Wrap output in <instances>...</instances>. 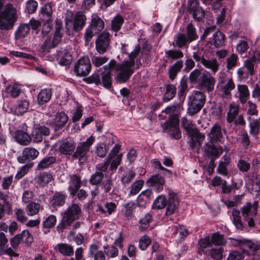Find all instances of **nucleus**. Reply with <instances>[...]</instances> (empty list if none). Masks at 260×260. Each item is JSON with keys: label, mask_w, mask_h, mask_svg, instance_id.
Listing matches in <instances>:
<instances>
[{"label": "nucleus", "mask_w": 260, "mask_h": 260, "mask_svg": "<svg viewBox=\"0 0 260 260\" xmlns=\"http://www.w3.org/2000/svg\"><path fill=\"white\" fill-rule=\"evenodd\" d=\"M86 16L81 11L76 13L75 16L72 11H68L65 18V26L68 34L71 28L78 32L82 29L86 24Z\"/></svg>", "instance_id": "5"}, {"label": "nucleus", "mask_w": 260, "mask_h": 260, "mask_svg": "<svg viewBox=\"0 0 260 260\" xmlns=\"http://www.w3.org/2000/svg\"><path fill=\"white\" fill-rule=\"evenodd\" d=\"M239 106L236 104H231L229 105V111L227 113L226 121L229 123H232L234 117L239 115Z\"/></svg>", "instance_id": "40"}, {"label": "nucleus", "mask_w": 260, "mask_h": 260, "mask_svg": "<svg viewBox=\"0 0 260 260\" xmlns=\"http://www.w3.org/2000/svg\"><path fill=\"white\" fill-rule=\"evenodd\" d=\"M214 142L210 141V142L206 144L204 147V151L206 155L208 156H219L222 152V148H216L214 145Z\"/></svg>", "instance_id": "28"}, {"label": "nucleus", "mask_w": 260, "mask_h": 260, "mask_svg": "<svg viewBox=\"0 0 260 260\" xmlns=\"http://www.w3.org/2000/svg\"><path fill=\"white\" fill-rule=\"evenodd\" d=\"M187 10L197 22L203 21L205 15V12L200 6L198 0H188Z\"/></svg>", "instance_id": "12"}, {"label": "nucleus", "mask_w": 260, "mask_h": 260, "mask_svg": "<svg viewBox=\"0 0 260 260\" xmlns=\"http://www.w3.org/2000/svg\"><path fill=\"white\" fill-rule=\"evenodd\" d=\"M169 197L168 199L166 213L167 215L173 214L177 209L179 203L178 197L176 194L174 192H171V191H169Z\"/></svg>", "instance_id": "21"}, {"label": "nucleus", "mask_w": 260, "mask_h": 260, "mask_svg": "<svg viewBox=\"0 0 260 260\" xmlns=\"http://www.w3.org/2000/svg\"><path fill=\"white\" fill-rule=\"evenodd\" d=\"M211 242L216 245H223L225 244L226 241L223 235L218 233H215L211 237Z\"/></svg>", "instance_id": "59"}, {"label": "nucleus", "mask_w": 260, "mask_h": 260, "mask_svg": "<svg viewBox=\"0 0 260 260\" xmlns=\"http://www.w3.org/2000/svg\"><path fill=\"white\" fill-rule=\"evenodd\" d=\"M38 7V3L35 0H28L26 3L25 11L29 14L36 12Z\"/></svg>", "instance_id": "58"}, {"label": "nucleus", "mask_w": 260, "mask_h": 260, "mask_svg": "<svg viewBox=\"0 0 260 260\" xmlns=\"http://www.w3.org/2000/svg\"><path fill=\"white\" fill-rule=\"evenodd\" d=\"M18 19L17 10L12 4L4 6L0 1V30H9L12 29Z\"/></svg>", "instance_id": "3"}, {"label": "nucleus", "mask_w": 260, "mask_h": 260, "mask_svg": "<svg viewBox=\"0 0 260 260\" xmlns=\"http://www.w3.org/2000/svg\"><path fill=\"white\" fill-rule=\"evenodd\" d=\"M187 88V78L184 77L180 80V84L178 86L179 91L178 92V95L179 96L180 102L183 103L184 102L186 95L185 92Z\"/></svg>", "instance_id": "38"}, {"label": "nucleus", "mask_w": 260, "mask_h": 260, "mask_svg": "<svg viewBox=\"0 0 260 260\" xmlns=\"http://www.w3.org/2000/svg\"><path fill=\"white\" fill-rule=\"evenodd\" d=\"M166 57L168 59L176 60L183 57V53L179 49H170L165 51Z\"/></svg>", "instance_id": "46"}, {"label": "nucleus", "mask_w": 260, "mask_h": 260, "mask_svg": "<svg viewBox=\"0 0 260 260\" xmlns=\"http://www.w3.org/2000/svg\"><path fill=\"white\" fill-rule=\"evenodd\" d=\"M56 248L64 256H70L74 254L73 247L67 243H59L56 245Z\"/></svg>", "instance_id": "37"}, {"label": "nucleus", "mask_w": 260, "mask_h": 260, "mask_svg": "<svg viewBox=\"0 0 260 260\" xmlns=\"http://www.w3.org/2000/svg\"><path fill=\"white\" fill-rule=\"evenodd\" d=\"M198 38L196 28L192 23H189L186 25L185 33H179L176 35L175 45L179 48H182Z\"/></svg>", "instance_id": "7"}, {"label": "nucleus", "mask_w": 260, "mask_h": 260, "mask_svg": "<svg viewBox=\"0 0 260 260\" xmlns=\"http://www.w3.org/2000/svg\"><path fill=\"white\" fill-rule=\"evenodd\" d=\"M162 128L164 132L167 133L170 137L175 140H179L181 138V133L179 127V117L176 115H171L168 120L166 121Z\"/></svg>", "instance_id": "9"}, {"label": "nucleus", "mask_w": 260, "mask_h": 260, "mask_svg": "<svg viewBox=\"0 0 260 260\" xmlns=\"http://www.w3.org/2000/svg\"><path fill=\"white\" fill-rule=\"evenodd\" d=\"M68 121V117L64 112L57 113L54 121L55 131L60 132L63 131V127Z\"/></svg>", "instance_id": "22"}, {"label": "nucleus", "mask_w": 260, "mask_h": 260, "mask_svg": "<svg viewBox=\"0 0 260 260\" xmlns=\"http://www.w3.org/2000/svg\"><path fill=\"white\" fill-rule=\"evenodd\" d=\"M230 240L231 245L239 247L244 253L249 255H255L260 253V242H252L243 238H230Z\"/></svg>", "instance_id": "6"}, {"label": "nucleus", "mask_w": 260, "mask_h": 260, "mask_svg": "<svg viewBox=\"0 0 260 260\" xmlns=\"http://www.w3.org/2000/svg\"><path fill=\"white\" fill-rule=\"evenodd\" d=\"M183 66L182 60H178L174 64L170 66L168 70L169 77L170 80L173 81L177 75L180 72Z\"/></svg>", "instance_id": "34"}, {"label": "nucleus", "mask_w": 260, "mask_h": 260, "mask_svg": "<svg viewBox=\"0 0 260 260\" xmlns=\"http://www.w3.org/2000/svg\"><path fill=\"white\" fill-rule=\"evenodd\" d=\"M27 126H26V123H24L22 127L23 129L17 130L15 132L14 134V138L15 141L20 145L23 146L28 145L32 140L31 135H29L27 132Z\"/></svg>", "instance_id": "17"}, {"label": "nucleus", "mask_w": 260, "mask_h": 260, "mask_svg": "<svg viewBox=\"0 0 260 260\" xmlns=\"http://www.w3.org/2000/svg\"><path fill=\"white\" fill-rule=\"evenodd\" d=\"M8 242L4 233L0 232V251L3 254H7L11 256L17 257L18 254L11 247L6 246Z\"/></svg>", "instance_id": "20"}, {"label": "nucleus", "mask_w": 260, "mask_h": 260, "mask_svg": "<svg viewBox=\"0 0 260 260\" xmlns=\"http://www.w3.org/2000/svg\"><path fill=\"white\" fill-rule=\"evenodd\" d=\"M210 141L213 142H221L223 139L221 127L218 123H215L211 128L208 134Z\"/></svg>", "instance_id": "26"}, {"label": "nucleus", "mask_w": 260, "mask_h": 260, "mask_svg": "<svg viewBox=\"0 0 260 260\" xmlns=\"http://www.w3.org/2000/svg\"><path fill=\"white\" fill-rule=\"evenodd\" d=\"M56 217L53 215H49L43 222V231L44 234H47L50 232V229L53 228L56 223Z\"/></svg>", "instance_id": "36"}, {"label": "nucleus", "mask_w": 260, "mask_h": 260, "mask_svg": "<svg viewBox=\"0 0 260 260\" xmlns=\"http://www.w3.org/2000/svg\"><path fill=\"white\" fill-rule=\"evenodd\" d=\"M167 205L165 196H159L154 201L153 207L154 208L160 209L164 208Z\"/></svg>", "instance_id": "62"}, {"label": "nucleus", "mask_w": 260, "mask_h": 260, "mask_svg": "<svg viewBox=\"0 0 260 260\" xmlns=\"http://www.w3.org/2000/svg\"><path fill=\"white\" fill-rule=\"evenodd\" d=\"M135 204L133 202H128L124 205V215L128 219L131 218L133 216L134 209L135 208Z\"/></svg>", "instance_id": "60"}, {"label": "nucleus", "mask_w": 260, "mask_h": 260, "mask_svg": "<svg viewBox=\"0 0 260 260\" xmlns=\"http://www.w3.org/2000/svg\"><path fill=\"white\" fill-rule=\"evenodd\" d=\"M213 37L214 45L216 48H219L223 46L225 40V35L222 32L216 31L213 34Z\"/></svg>", "instance_id": "49"}, {"label": "nucleus", "mask_w": 260, "mask_h": 260, "mask_svg": "<svg viewBox=\"0 0 260 260\" xmlns=\"http://www.w3.org/2000/svg\"><path fill=\"white\" fill-rule=\"evenodd\" d=\"M112 36L106 30L99 34L95 40V49L97 52L103 54L105 53L110 46Z\"/></svg>", "instance_id": "13"}, {"label": "nucleus", "mask_w": 260, "mask_h": 260, "mask_svg": "<svg viewBox=\"0 0 260 260\" xmlns=\"http://www.w3.org/2000/svg\"><path fill=\"white\" fill-rule=\"evenodd\" d=\"M83 81L87 84H94L99 85L102 84L101 76L98 73H94L88 77L83 79Z\"/></svg>", "instance_id": "51"}, {"label": "nucleus", "mask_w": 260, "mask_h": 260, "mask_svg": "<svg viewBox=\"0 0 260 260\" xmlns=\"http://www.w3.org/2000/svg\"><path fill=\"white\" fill-rule=\"evenodd\" d=\"M255 68L252 61L246 59L244 61L243 67L237 70L238 77L241 79H248L249 76H252L255 74Z\"/></svg>", "instance_id": "16"}, {"label": "nucleus", "mask_w": 260, "mask_h": 260, "mask_svg": "<svg viewBox=\"0 0 260 260\" xmlns=\"http://www.w3.org/2000/svg\"><path fill=\"white\" fill-rule=\"evenodd\" d=\"M149 195L147 192H142L139 194L137 198V205L139 207L144 208L145 207L149 202Z\"/></svg>", "instance_id": "56"}, {"label": "nucleus", "mask_w": 260, "mask_h": 260, "mask_svg": "<svg viewBox=\"0 0 260 260\" xmlns=\"http://www.w3.org/2000/svg\"><path fill=\"white\" fill-rule=\"evenodd\" d=\"M206 101V95L201 91L194 90L188 97V113L193 115L198 113L204 105Z\"/></svg>", "instance_id": "8"}, {"label": "nucleus", "mask_w": 260, "mask_h": 260, "mask_svg": "<svg viewBox=\"0 0 260 260\" xmlns=\"http://www.w3.org/2000/svg\"><path fill=\"white\" fill-rule=\"evenodd\" d=\"M75 148V144L74 141L70 138H67L62 141L58 150L61 154L67 155L71 154Z\"/></svg>", "instance_id": "23"}, {"label": "nucleus", "mask_w": 260, "mask_h": 260, "mask_svg": "<svg viewBox=\"0 0 260 260\" xmlns=\"http://www.w3.org/2000/svg\"><path fill=\"white\" fill-rule=\"evenodd\" d=\"M23 150L28 160L36 159L39 154V152L33 147H25Z\"/></svg>", "instance_id": "52"}, {"label": "nucleus", "mask_w": 260, "mask_h": 260, "mask_svg": "<svg viewBox=\"0 0 260 260\" xmlns=\"http://www.w3.org/2000/svg\"><path fill=\"white\" fill-rule=\"evenodd\" d=\"M5 91L13 98H17L21 93L20 86L16 84L7 86L5 88Z\"/></svg>", "instance_id": "42"}, {"label": "nucleus", "mask_w": 260, "mask_h": 260, "mask_svg": "<svg viewBox=\"0 0 260 260\" xmlns=\"http://www.w3.org/2000/svg\"><path fill=\"white\" fill-rule=\"evenodd\" d=\"M140 48L136 47L135 49L128 55L129 59L123 61L121 63H116L114 59L111 60L108 64L104 67L105 72L102 75V84L104 87L109 88L112 85L111 71L114 69L118 72L116 77V80L120 83L126 82L134 73V66L137 62L140 56Z\"/></svg>", "instance_id": "1"}, {"label": "nucleus", "mask_w": 260, "mask_h": 260, "mask_svg": "<svg viewBox=\"0 0 260 260\" xmlns=\"http://www.w3.org/2000/svg\"><path fill=\"white\" fill-rule=\"evenodd\" d=\"M238 98L242 104H245L250 96V93L247 85L239 84L237 85Z\"/></svg>", "instance_id": "30"}, {"label": "nucleus", "mask_w": 260, "mask_h": 260, "mask_svg": "<svg viewBox=\"0 0 260 260\" xmlns=\"http://www.w3.org/2000/svg\"><path fill=\"white\" fill-rule=\"evenodd\" d=\"M52 6L50 3L44 5L41 9V17L42 21L53 20Z\"/></svg>", "instance_id": "32"}, {"label": "nucleus", "mask_w": 260, "mask_h": 260, "mask_svg": "<svg viewBox=\"0 0 260 260\" xmlns=\"http://www.w3.org/2000/svg\"><path fill=\"white\" fill-rule=\"evenodd\" d=\"M51 124L46 123L45 124H39L36 125L33 128L31 134L33 142L36 143L41 142L44 137L50 135V127Z\"/></svg>", "instance_id": "14"}, {"label": "nucleus", "mask_w": 260, "mask_h": 260, "mask_svg": "<svg viewBox=\"0 0 260 260\" xmlns=\"http://www.w3.org/2000/svg\"><path fill=\"white\" fill-rule=\"evenodd\" d=\"M145 173V171L143 168H139L135 170H129L125 177H127V179H132L135 177L139 178L140 176L144 174Z\"/></svg>", "instance_id": "64"}, {"label": "nucleus", "mask_w": 260, "mask_h": 260, "mask_svg": "<svg viewBox=\"0 0 260 260\" xmlns=\"http://www.w3.org/2000/svg\"><path fill=\"white\" fill-rule=\"evenodd\" d=\"M258 201H254L253 204L248 202L242 208V215L243 217L256 216L257 213Z\"/></svg>", "instance_id": "24"}, {"label": "nucleus", "mask_w": 260, "mask_h": 260, "mask_svg": "<svg viewBox=\"0 0 260 260\" xmlns=\"http://www.w3.org/2000/svg\"><path fill=\"white\" fill-rule=\"evenodd\" d=\"M165 93L162 98L165 102H168L172 100L176 94V87L172 84H167L165 87Z\"/></svg>", "instance_id": "39"}, {"label": "nucleus", "mask_w": 260, "mask_h": 260, "mask_svg": "<svg viewBox=\"0 0 260 260\" xmlns=\"http://www.w3.org/2000/svg\"><path fill=\"white\" fill-rule=\"evenodd\" d=\"M40 208V205L35 202L29 203L25 208L27 214L29 216H33L38 213Z\"/></svg>", "instance_id": "48"}, {"label": "nucleus", "mask_w": 260, "mask_h": 260, "mask_svg": "<svg viewBox=\"0 0 260 260\" xmlns=\"http://www.w3.org/2000/svg\"><path fill=\"white\" fill-rule=\"evenodd\" d=\"M80 180H71L69 183V190L72 196H75L80 187Z\"/></svg>", "instance_id": "57"}, {"label": "nucleus", "mask_w": 260, "mask_h": 260, "mask_svg": "<svg viewBox=\"0 0 260 260\" xmlns=\"http://www.w3.org/2000/svg\"><path fill=\"white\" fill-rule=\"evenodd\" d=\"M246 185L247 188L252 191H260V180H247Z\"/></svg>", "instance_id": "55"}, {"label": "nucleus", "mask_w": 260, "mask_h": 260, "mask_svg": "<svg viewBox=\"0 0 260 260\" xmlns=\"http://www.w3.org/2000/svg\"><path fill=\"white\" fill-rule=\"evenodd\" d=\"M82 210L77 204H72L62 213L60 222L56 226V230L59 232H63L75 221L78 219L81 215Z\"/></svg>", "instance_id": "4"}, {"label": "nucleus", "mask_w": 260, "mask_h": 260, "mask_svg": "<svg viewBox=\"0 0 260 260\" xmlns=\"http://www.w3.org/2000/svg\"><path fill=\"white\" fill-rule=\"evenodd\" d=\"M30 26L27 23H21L15 32V38L19 40L25 38L29 32Z\"/></svg>", "instance_id": "35"}, {"label": "nucleus", "mask_w": 260, "mask_h": 260, "mask_svg": "<svg viewBox=\"0 0 260 260\" xmlns=\"http://www.w3.org/2000/svg\"><path fill=\"white\" fill-rule=\"evenodd\" d=\"M211 244L210 239L209 236L200 239L198 242V248L197 252L199 255H205L208 254V250L206 249Z\"/></svg>", "instance_id": "33"}, {"label": "nucleus", "mask_w": 260, "mask_h": 260, "mask_svg": "<svg viewBox=\"0 0 260 260\" xmlns=\"http://www.w3.org/2000/svg\"><path fill=\"white\" fill-rule=\"evenodd\" d=\"M66 196L60 192L54 193L53 199V205L54 206H62L65 203Z\"/></svg>", "instance_id": "54"}, {"label": "nucleus", "mask_w": 260, "mask_h": 260, "mask_svg": "<svg viewBox=\"0 0 260 260\" xmlns=\"http://www.w3.org/2000/svg\"><path fill=\"white\" fill-rule=\"evenodd\" d=\"M56 57L59 60V63L62 66L70 64L73 59L70 52L64 48H61L57 52Z\"/></svg>", "instance_id": "25"}, {"label": "nucleus", "mask_w": 260, "mask_h": 260, "mask_svg": "<svg viewBox=\"0 0 260 260\" xmlns=\"http://www.w3.org/2000/svg\"><path fill=\"white\" fill-rule=\"evenodd\" d=\"M170 230L172 231L174 237L179 241L184 239L188 235L187 230L183 225H174L170 228Z\"/></svg>", "instance_id": "27"}, {"label": "nucleus", "mask_w": 260, "mask_h": 260, "mask_svg": "<svg viewBox=\"0 0 260 260\" xmlns=\"http://www.w3.org/2000/svg\"><path fill=\"white\" fill-rule=\"evenodd\" d=\"M218 87L222 96L228 98L231 95V91L235 88V85L232 78H224L220 79Z\"/></svg>", "instance_id": "15"}, {"label": "nucleus", "mask_w": 260, "mask_h": 260, "mask_svg": "<svg viewBox=\"0 0 260 260\" xmlns=\"http://www.w3.org/2000/svg\"><path fill=\"white\" fill-rule=\"evenodd\" d=\"M123 23V16L119 14H117L111 20V29L115 32H118L121 29Z\"/></svg>", "instance_id": "41"}, {"label": "nucleus", "mask_w": 260, "mask_h": 260, "mask_svg": "<svg viewBox=\"0 0 260 260\" xmlns=\"http://www.w3.org/2000/svg\"><path fill=\"white\" fill-rule=\"evenodd\" d=\"M89 26L93 29V30H94L95 33H98L104 29L105 23L99 16L93 15Z\"/></svg>", "instance_id": "29"}, {"label": "nucleus", "mask_w": 260, "mask_h": 260, "mask_svg": "<svg viewBox=\"0 0 260 260\" xmlns=\"http://www.w3.org/2000/svg\"><path fill=\"white\" fill-rule=\"evenodd\" d=\"M189 79L191 83H197L199 88L201 90L208 92L214 90L215 79L206 71L202 72L198 69H195L190 73Z\"/></svg>", "instance_id": "2"}, {"label": "nucleus", "mask_w": 260, "mask_h": 260, "mask_svg": "<svg viewBox=\"0 0 260 260\" xmlns=\"http://www.w3.org/2000/svg\"><path fill=\"white\" fill-rule=\"evenodd\" d=\"M52 90L50 88L42 89L38 95L37 101L38 104L43 105L48 102L52 96Z\"/></svg>", "instance_id": "31"}, {"label": "nucleus", "mask_w": 260, "mask_h": 260, "mask_svg": "<svg viewBox=\"0 0 260 260\" xmlns=\"http://www.w3.org/2000/svg\"><path fill=\"white\" fill-rule=\"evenodd\" d=\"M110 161L109 159H107V160L104 164L99 167V171H97L94 175H92L90 179H103L104 177L106 178L107 176L104 173L107 171Z\"/></svg>", "instance_id": "43"}, {"label": "nucleus", "mask_w": 260, "mask_h": 260, "mask_svg": "<svg viewBox=\"0 0 260 260\" xmlns=\"http://www.w3.org/2000/svg\"><path fill=\"white\" fill-rule=\"evenodd\" d=\"M202 64L205 68L210 69L214 73H216L219 68V63L215 59L209 60V59H203L202 61Z\"/></svg>", "instance_id": "44"}, {"label": "nucleus", "mask_w": 260, "mask_h": 260, "mask_svg": "<svg viewBox=\"0 0 260 260\" xmlns=\"http://www.w3.org/2000/svg\"><path fill=\"white\" fill-rule=\"evenodd\" d=\"M104 251L106 256L110 258H114L118 256L119 251L116 247L113 245H105L103 247Z\"/></svg>", "instance_id": "50"}, {"label": "nucleus", "mask_w": 260, "mask_h": 260, "mask_svg": "<svg viewBox=\"0 0 260 260\" xmlns=\"http://www.w3.org/2000/svg\"><path fill=\"white\" fill-rule=\"evenodd\" d=\"M91 64L89 58L87 56L80 58L75 63L74 72L77 76L85 77L90 72Z\"/></svg>", "instance_id": "11"}, {"label": "nucleus", "mask_w": 260, "mask_h": 260, "mask_svg": "<svg viewBox=\"0 0 260 260\" xmlns=\"http://www.w3.org/2000/svg\"><path fill=\"white\" fill-rule=\"evenodd\" d=\"M19 234L22 241L27 245L29 246L33 242V236L28 230H23Z\"/></svg>", "instance_id": "53"}, {"label": "nucleus", "mask_w": 260, "mask_h": 260, "mask_svg": "<svg viewBox=\"0 0 260 260\" xmlns=\"http://www.w3.org/2000/svg\"><path fill=\"white\" fill-rule=\"evenodd\" d=\"M192 133H188V136L189 138V143L190 146L193 148L199 149L201 143L205 138L204 135L200 133L199 131L196 129L192 131Z\"/></svg>", "instance_id": "19"}, {"label": "nucleus", "mask_w": 260, "mask_h": 260, "mask_svg": "<svg viewBox=\"0 0 260 260\" xmlns=\"http://www.w3.org/2000/svg\"><path fill=\"white\" fill-rule=\"evenodd\" d=\"M94 141L95 138L91 136L86 141L80 143L73 154L72 157L74 159H78L80 162L85 161L86 160V154Z\"/></svg>", "instance_id": "10"}, {"label": "nucleus", "mask_w": 260, "mask_h": 260, "mask_svg": "<svg viewBox=\"0 0 260 260\" xmlns=\"http://www.w3.org/2000/svg\"><path fill=\"white\" fill-rule=\"evenodd\" d=\"M30 106L29 100L27 97L17 101L13 107V112L17 116H22L26 113Z\"/></svg>", "instance_id": "18"}, {"label": "nucleus", "mask_w": 260, "mask_h": 260, "mask_svg": "<svg viewBox=\"0 0 260 260\" xmlns=\"http://www.w3.org/2000/svg\"><path fill=\"white\" fill-rule=\"evenodd\" d=\"M256 108V105L251 101H248L245 107L247 114L250 116L257 115L258 111Z\"/></svg>", "instance_id": "63"}, {"label": "nucleus", "mask_w": 260, "mask_h": 260, "mask_svg": "<svg viewBox=\"0 0 260 260\" xmlns=\"http://www.w3.org/2000/svg\"><path fill=\"white\" fill-rule=\"evenodd\" d=\"M56 160V158L55 157L47 156L40 161L38 165V169L41 170L47 168L54 164Z\"/></svg>", "instance_id": "45"}, {"label": "nucleus", "mask_w": 260, "mask_h": 260, "mask_svg": "<svg viewBox=\"0 0 260 260\" xmlns=\"http://www.w3.org/2000/svg\"><path fill=\"white\" fill-rule=\"evenodd\" d=\"M240 212L234 209L232 211L233 222L237 229L242 230L243 225L241 221Z\"/></svg>", "instance_id": "47"}, {"label": "nucleus", "mask_w": 260, "mask_h": 260, "mask_svg": "<svg viewBox=\"0 0 260 260\" xmlns=\"http://www.w3.org/2000/svg\"><path fill=\"white\" fill-rule=\"evenodd\" d=\"M152 217L149 213H147L140 221V229L145 230L149 226V223L151 221Z\"/></svg>", "instance_id": "61"}]
</instances>
